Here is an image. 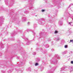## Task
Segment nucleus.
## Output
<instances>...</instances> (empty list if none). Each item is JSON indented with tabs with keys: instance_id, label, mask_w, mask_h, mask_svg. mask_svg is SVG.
Here are the masks:
<instances>
[{
	"instance_id": "8",
	"label": "nucleus",
	"mask_w": 73,
	"mask_h": 73,
	"mask_svg": "<svg viewBox=\"0 0 73 73\" xmlns=\"http://www.w3.org/2000/svg\"><path fill=\"white\" fill-rule=\"evenodd\" d=\"M25 13H26L27 14V13H28V11H26L25 12Z\"/></svg>"
},
{
	"instance_id": "13",
	"label": "nucleus",
	"mask_w": 73,
	"mask_h": 73,
	"mask_svg": "<svg viewBox=\"0 0 73 73\" xmlns=\"http://www.w3.org/2000/svg\"><path fill=\"white\" fill-rule=\"evenodd\" d=\"M27 24H28V25L29 24V22H28V23H27Z\"/></svg>"
},
{
	"instance_id": "1",
	"label": "nucleus",
	"mask_w": 73,
	"mask_h": 73,
	"mask_svg": "<svg viewBox=\"0 0 73 73\" xmlns=\"http://www.w3.org/2000/svg\"><path fill=\"white\" fill-rule=\"evenodd\" d=\"M68 25H70L71 26H73V22H69L68 23Z\"/></svg>"
},
{
	"instance_id": "12",
	"label": "nucleus",
	"mask_w": 73,
	"mask_h": 73,
	"mask_svg": "<svg viewBox=\"0 0 73 73\" xmlns=\"http://www.w3.org/2000/svg\"><path fill=\"white\" fill-rule=\"evenodd\" d=\"M3 24V23H0V25H2V24Z\"/></svg>"
},
{
	"instance_id": "6",
	"label": "nucleus",
	"mask_w": 73,
	"mask_h": 73,
	"mask_svg": "<svg viewBox=\"0 0 73 73\" xmlns=\"http://www.w3.org/2000/svg\"><path fill=\"white\" fill-rule=\"evenodd\" d=\"M54 33H57L58 31H55L54 32Z\"/></svg>"
},
{
	"instance_id": "7",
	"label": "nucleus",
	"mask_w": 73,
	"mask_h": 73,
	"mask_svg": "<svg viewBox=\"0 0 73 73\" xmlns=\"http://www.w3.org/2000/svg\"><path fill=\"white\" fill-rule=\"evenodd\" d=\"M38 65V63H36L35 64V66H37V65Z\"/></svg>"
},
{
	"instance_id": "9",
	"label": "nucleus",
	"mask_w": 73,
	"mask_h": 73,
	"mask_svg": "<svg viewBox=\"0 0 73 73\" xmlns=\"http://www.w3.org/2000/svg\"><path fill=\"white\" fill-rule=\"evenodd\" d=\"M73 40H70V42H73Z\"/></svg>"
},
{
	"instance_id": "10",
	"label": "nucleus",
	"mask_w": 73,
	"mask_h": 73,
	"mask_svg": "<svg viewBox=\"0 0 73 73\" xmlns=\"http://www.w3.org/2000/svg\"><path fill=\"white\" fill-rule=\"evenodd\" d=\"M71 64H73V61H71Z\"/></svg>"
},
{
	"instance_id": "5",
	"label": "nucleus",
	"mask_w": 73,
	"mask_h": 73,
	"mask_svg": "<svg viewBox=\"0 0 73 73\" xmlns=\"http://www.w3.org/2000/svg\"><path fill=\"white\" fill-rule=\"evenodd\" d=\"M64 48H68V45H65L64 46Z\"/></svg>"
},
{
	"instance_id": "16",
	"label": "nucleus",
	"mask_w": 73,
	"mask_h": 73,
	"mask_svg": "<svg viewBox=\"0 0 73 73\" xmlns=\"http://www.w3.org/2000/svg\"><path fill=\"white\" fill-rule=\"evenodd\" d=\"M5 3H6V2H5Z\"/></svg>"
},
{
	"instance_id": "3",
	"label": "nucleus",
	"mask_w": 73,
	"mask_h": 73,
	"mask_svg": "<svg viewBox=\"0 0 73 73\" xmlns=\"http://www.w3.org/2000/svg\"><path fill=\"white\" fill-rule=\"evenodd\" d=\"M27 20V19L25 18H24L23 19L22 21H25Z\"/></svg>"
},
{
	"instance_id": "2",
	"label": "nucleus",
	"mask_w": 73,
	"mask_h": 73,
	"mask_svg": "<svg viewBox=\"0 0 73 73\" xmlns=\"http://www.w3.org/2000/svg\"><path fill=\"white\" fill-rule=\"evenodd\" d=\"M59 24L60 25H62V22L61 21H59Z\"/></svg>"
},
{
	"instance_id": "14",
	"label": "nucleus",
	"mask_w": 73,
	"mask_h": 73,
	"mask_svg": "<svg viewBox=\"0 0 73 73\" xmlns=\"http://www.w3.org/2000/svg\"><path fill=\"white\" fill-rule=\"evenodd\" d=\"M72 20H73V18H72Z\"/></svg>"
},
{
	"instance_id": "11",
	"label": "nucleus",
	"mask_w": 73,
	"mask_h": 73,
	"mask_svg": "<svg viewBox=\"0 0 73 73\" xmlns=\"http://www.w3.org/2000/svg\"><path fill=\"white\" fill-rule=\"evenodd\" d=\"M44 11H45L44 10H42V12H44Z\"/></svg>"
},
{
	"instance_id": "17",
	"label": "nucleus",
	"mask_w": 73,
	"mask_h": 73,
	"mask_svg": "<svg viewBox=\"0 0 73 73\" xmlns=\"http://www.w3.org/2000/svg\"><path fill=\"white\" fill-rule=\"evenodd\" d=\"M35 16H36V15Z\"/></svg>"
},
{
	"instance_id": "15",
	"label": "nucleus",
	"mask_w": 73,
	"mask_h": 73,
	"mask_svg": "<svg viewBox=\"0 0 73 73\" xmlns=\"http://www.w3.org/2000/svg\"><path fill=\"white\" fill-rule=\"evenodd\" d=\"M69 7H70V6H69Z\"/></svg>"
},
{
	"instance_id": "4",
	"label": "nucleus",
	"mask_w": 73,
	"mask_h": 73,
	"mask_svg": "<svg viewBox=\"0 0 73 73\" xmlns=\"http://www.w3.org/2000/svg\"><path fill=\"white\" fill-rule=\"evenodd\" d=\"M41 19H40L38 21V23L39 24H41V23L40 22V21H41Z\"/></svg>"
}]
</instances>
